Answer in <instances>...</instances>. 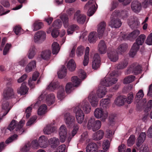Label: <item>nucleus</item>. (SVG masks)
<instances>
[{"label":"nucleus","instance_id":"obj_8","mask_svg":"<svg viewBox=\"0 0 152 152\" xmlns=\"http://www.w3.org/2000/svg\"><path fill=\"white\" fill-rule=\"evenodd\" d=\"M124 96H118L115 99V104L118 106H121L124 105L125 102L128 104H130L133 101V96H129L127 98L124 97Z\"/></svg>","mask_w":152,"mask_h":152},{"label":"nucleus","instance_id":"obj_54","mask_svg":"<svg viewBox=\"0 0 152 152\" xmlns=\"http://www.w3.org/2000/svg\"><path fill=\"white\" fill-rule=\"evenodd\" d=\"M13 31L17 35H20L23 33V31L19 26H16L14 28Z\"/></svg>","mask_w":152,"mask_h":152},{"label":"nucleus","instance_id":"obj_5","mask_svg":"<svg viewBox=\"0 0 152 152\" xmlns=\"http://www.w3.org/2000/svg\"><path fill=\"white\" fill-rule=\"evenodd\" d=\"M61 19H57L55 20L53 24V26L54 28L58 29L60 28L62 24V21L64 26L67 28L69 25V18L66 15H63L61 17Z\"/></svg>","mask_w":152,"mask_h":152},{"label":"nucleus","instance_id":"obj_1","mask_svg":"<svg viewBox=\"0 0 152 152\" xmlns=\"http://www.w3.org/2000/svg\"><path fill=\"white\" fill-rule=\"evenodd\" d=\"M117 78L113 77L112 75H107L101 82L103 86L100 87L96 91L95 90L92 91L89 95H105L107 91L106 88L104 86L108 87L116 83Z\"/></svg>","mask_w":152,"mask_h":152},{"label":"nucleus","instance_id":"obj_11","mask_svg":"<svg viewBox=\"0 0 152 152\" xmlns=\"http://www.w3.org/2000/svg\"><path fill=\"white\" fill-rule=\"evenodd\" d=\"M94 115L96 118L104 121L107 118L108 113L107 111H104L101 108H98L95 110Z\"/></svg>","mask_w":152,"mask_h":152},{"label":"nucleus","instance_id":"obj_49","mask_svg":"<svg viewBox=\"0 0 152 152\" xmlns=\"http://www.w3.org/2000/svg\"><path fill=\"white\" fill-rule=\"evenodd\" d=\"M135 76L129 75L126 77L124 79L123 83L124 84H127L132 82L134 80Z\"/></svg>","mask_w":152,"mask_h":152},{"label":"nucleus","instance_id":"obj_50","mask_svg":"<svg viewBox=\"0 0 152 152\" xmlns=\"http://www.w3.org/2000/svg\"><path fill=\"white\" fill-rule=\"evenodd\" d=\"M43 26V23L42 22H35L33 25L34 31H37L41 29Z\"/></svg>","mask_w":152,"mask_h":152},{"label":"nucleus","instance_id":"obj_45","mask_svg":"<svg viewBox=\"0 0 152 152\" xmlns=\"http://www.w3.org/2000/svg\"><path fill=\"white\" fill-rule=\"evenodd\" d=\"M46 102L49 105L53 104L55 101L54 96H47L46 97Z\"/></svg>","mask_w":152,"mask_h":152},{"label":"nucleus","instance_id":"obj_17","mask_svg":"<svg viewBox=\"0 0 152 152\" xmlns=\"http://www.w3.org/2000/svg\"><path fill=\"white\" fill-rule=\"evenodd\" d=\"M46 34L45 32L42 31H38L35 34L34 40L35 42H42L46 39Z\"/></svg>","mask_w":152,"mask_h":152},{"label":"nucleus","instance_id":"obj_4","mask_svg":"<svg viewBox=\"0 0 152 152\" xmlns=\"http://www.w3.org/2000/svg\"><path fill=\"white\" fill-rule=\"evenodd\" d=\"M120 12L117 10H115L112 14L109 23V25L112 28H117L121 25L122 23L121 20L117 18Z\"/></svg>","mask_w":152,"mask_h":152},{"label":"nucleus","instance_id":"obj_20","mask_svg":"<svg viewBox=\"0 0 152 152\" xmlns=\"http://www.w3.org/2000/svg\"><path fill=\"white\" fill-rule=\"evenodd\" d=\"M101 60L100 56L98 54L96 53L94 54L92 62V68L96 70L100 67Z\"/></svg>","mask_w":152,"mask_h":152},{"label":"nucleus","instance_id":"obj_37","mask_svg":"<svg viewBox=\"0 0 152 152\" xmlns=\"http://www.w3.org/2000/svg\"><path fill=\"white\" fill-rule=\"evenodd\" d=\"M97 39V34L96 32H91L89 34L88 40L90 43L95 42Z\"/></svg>","mask_w":152,"mask_h":152},{"label":"nucleus","instance_id":"obj_14","mask_svg":"<svg viewBox=\"0 0 152 152\" xmlns=\"http://www.w3.org/2000/svg\"><path fill=\"white\" fill-rule=\"evenodd\" d=\"M64 120L66 124L69 127H72L75 122V117L69 113L64 114Z\"/></svg>","mask_w":152,"mask_h":152},{"label":"nucleus","instance_id":"obj_24","mask_svg":"<svg viewBox=\"0 0 152 152\" xmlns=\"http://www.w3.org/2000/svg\"><path fill=\"white\" fill-rule=\"evenodd\" d=\"M106 24L104 21L101 22L98 25L97 32L98 36L100 38L102 36L105 29Z\"/></svg>","mask_w":152,"mask_h":152},{"label":"nucleus","instance_id":"obj_48","mask_svg":"<svg viewBox=\"0 0 152 152\" xmlns=\"http://www.w3.org/2000/svg\"><path fill=\"white\" fill-rule=\"evenodd\" d=\"M47 109V106L45 104L41 105L39 108L38 110V114L39 115H42L44 114Z\"/></svg>","mask_w":152,"mask_h":152},{"label":"nucleus","instance_id":"obj_38","mask_svg":"<svg viewBox=\"0 0 152 152\" xmlns=\"http://www.w3.org/2000/svg\"><path fill=\"white\" fill-rule=\"evenodd\" d=\"M36 61L33 60L30 62L26 67V71L27 73H29L32 71L33 69L35 68Z\"/></svg>","mask_w":152,"mask_h":152},{"label":"nucleus","instance_id":"obj_64","mask_svg":"<svg viewBox=\"0 0 152 152\" xmlns=\"http://www.w3.org/2000/svg\"><path fill=\"white\" fill-rule=\"evenodd\" d=\"M37 119V117L36 116L32 117L27 123L26 125L27 126H30Z\"/></svg>","mask_w":152,"mask_h":152},{"label":"nucleus","instance_id":"obj_43","mask_svg":"<svg viewBox=\"0 0 152 152\" xmlns=\"http://www.w3.org/2000/svg\"><path fill=\"white\" fill-rule=\"evenodd\" d=\"M135 44H133L130 50L129 55L132 57H133L137 53L139 50V48L135 46Z\"/></svg>","mask_w":152,"mask_h":152},{"label":"nucleus","instance_id":"obj_39","mask_svg":"<svg viewBox=\"0 0 152 152\" xmlns=\"http://www.w3.org/2000/svg\"><path fill=\"white\" fill-rule=\"evenodd\" d=\"M89 48L87 47L86 49L85 53L84 56L83 64L84 66H86L88 64L89 60Z\"/></svg>","mask_w":152,"mask_h":152},{"label":"nucleus","instance_id":"obj_56","mask_svg":"<svg viewBox=\"0 0 152 152\" xmlns=\"http://www.w3.org/2000/svg\"><path fill=\"white\" fill-rule=\"evenodd\" d=\"M11 46L12 45L8 43L6 44L3 51V54L4 55H6L9 53Z\"/></svg>","mask_w":152,"mask_h":152},{"label":"nucleus","instance_id":"obj_41","mask_svg":"<svg viewBox=\"0 0 152 152\" xmlns=\"http://www.w3.org/2000/svg\"><path fill=\"white\" fill-rule=\"evenodd\" d=\"M52 51L53 54H57L59 50V44L57 42H54L52 45Z\"/></svg>","mask_w":152,"mask_h":152},{"label":"nucleus","instance_id":"obj_60","mask_svg":"<svg viewBox=\"0 0 152 152\" xmlns=\"http://www.w3.org/2000/svg\"><path fill=\"white\" fill-rule=\"evenodd\" d=\"M79 77L80 78L84 80L86 77V73L82 69L79 70L78 72Z\"/></svg>","mask_w":152,"mask_h":152},{"label":"nucleus","instance_id":"obj_13","mask_svg":"<svg viewBox=\"0 0 152 152\" xmlns=\"http://www.w3.org/2000/svg\"><path fill=\"white\" fill-rule=\"evenodd\" d=\"M96 4L95 0H90L86 4L85 8L89 7V8L87 12V15L89 16H92L95 12L96 8L95 4Z\"/></svg>","mask_w":152,"mask_h":152},{"label":"nucleus","instance_id":"obj_6","mask_svg":"<svg viewBox=\"0 0 152 152\" xmlns=\"http://www.w3.org/2000/svg\"><path fill=\"white\" fill-rule=\"evenodd\" d=\"M71 83H67L66 86L65 91L67 94L70 93L74 89L75 87L77 86L80 83V80L77 76H74L72 77Z\"/></svg>","mask_w":152,"mask_h":152},{"label":"nucleus","instance_id":"obj_18","mask_svg":"<svg viewBox=\"0 0 152 152\" xmlns=\"http://www.w3.org/2000/svg\"><path fill=\"white\" fill-rule=\"evenodd\" d=\"M140 33L139 30L137 29L134 30L128 34H124L122 37L124 39L132 41L137 37Z\"/></svg>","mask_w":152,"mask_h":152},{"label":"nucleus","instance_id":"obj_27","mask_svg":"<svg viewBox=\"0 0 152 152\" xmlns=\"http://www.w3.org/2000/svg\"><path fill=\"white\" fill-rule=\"evenodd\" d=\"M39 145L42 148H46L48 146V140L44 136L40 137L38 140Z\"/></svg>","mask_w":152,"mask_h":152},{"label":"nucleus","instance_id":"obj_16","mask_svg":"<svg viewBox=\"0 0 152 152\" xmlns=\"http://www.w3.org/2000/svg\"><path fill=\"white\" fill-rule=\"evenodd\" d=\"M75 106H79L81 109L82 108L85 114L89 113L91 111V107L88 102L86 100H84L79 105Z\"/></svg>","mask_w":152,"mask_h":152},{"label":"nucleus","instance_id":"obj_30","mask_svg":"<svg viewBox=\"0 0 152 152\" xmlns=\"http://www.w3.org/2000/svg\"><path fill=\"white\" fill-rule=\"evenodd\" d=\"M48 142L51 147L53 148H56L59 144V139L55 137L50 139Z\"/></svg>","mask_w":152,"mask_h":152},{"label":"nucleus","instance_id":"obj_34","mask_svg":"<svg viewBox=\"0 0 152 152\" xmlns=\"http://www.w3.org/2000/svg\"><path fill=\"white\" fill-rule=\"evenodd\" d=\"M146 134L145 132H141L137 139V142L136 145L138 147H139L144 142L146 137Z\"/></svg>","mask_w":152,"mask_h":152},{"label":"nucleus","instance_id":"obj_51","mask_svg":"<svg viewBox=\"0 0 152 152\" xmlns=\"http://www.w3.org/2000/svg\"><path fill=\"white\" fill-rule=\"evenodd\" d=\"M78 27L76 24H73L69 26L67 30L68 34H72L73 31L76 29L78 28Z\"/></svg>","mask_w":152,"mask_h":152},{"label":"nucleus","instance_id":"obj_55","mask_svg":"<svg viewBox=\"0 0 152 152\" xmlns=\"http://www.w3.org/2000/svg\"><path fill=\"white\" fill-rule=\"evenodd\" d=\"M135 136L134 135H131L127 141V145L129 146L132 145L134 143L135 140Z\"/></svg>","mask_w":152,"mask_h":152},{"label":"nucleus","instance_id":"obj_63","mask_svg":"<svg viewBox=\"0 0 152 152\" xmlns=\"http://www.w3.org/2000/svg\"><path fill=\"white\" fill-rule=\"evenodd\" d=\"M146 43L148 45H152V32L150 34L146 40Z\"/></svg>","mask_w":152,"mask_h":152},{"label":"nucleus","instance_id":"obj_46","mask_svg":"<svg viewBox=\"0 0 152 152\" xmlns=\"http://www.w3.org/2000/svg\"><path fill=\"white\" fill-rule=\"evenodd\" d=\"M3 94V95H14V92L11 87H7L4 90Z\"/></svg>","mask_w":152,"mask_h":152},{"label":"nucleus","instance_id":"obj_36","mask_svg":"<svg viewBox=\"0 0 152 152\" xmlns=\"http://www.w3.org/2000/svg\"><path fill=\"white\" fill-rule=\"evenodd\" d=\"M128 47V45L126 43H124L121 44L117 49V52L118 53L122 54L126 51Z\"/></svg>","mask_w":152,"mask_h":152},{"label":"nucleus","instance_id":"obj_57","mask_svg":"<svg viewBox=\"0 0 152 152\" xmlns=\"http://www.w3.org/2000/svg\"><path fill=\"white\" fill-rule=\"evenodd\" d=\"M59 135H66L67 130L64 125H62L59 130Z\"/></svg>","mask_w":152,"mask_h":152},{"label":"nucleus","instance_id":"obj_15","mask_svg":"<svg viewBox=\"0 0 152 152\" xmlns=\"http://www.w3.org/2000/svg\"><path fill=\"white\" fill-rule=\"evenodd\" d=\"M74 19L76 20L79 23L83 24L86 21V16L84 14H81L80 10H78L75 13Z\"/></svg>","mask_w":152,"mask_h":152},{"label":"nucleus","instance_id":"obj_23","mask_svg":"<svg viewBox=\"0 0 152 152\" xmlns=\"http://www.w3.org/2000/svg\"><path fill=\"white\" fill-rule=\"evenodd\" d=\"M131 8L134 12H139L141 9L140 3L137 0L133 1L131 4Z\"/></svg>","mask_w":152,"mask_h":152},{"label":"nucleus","instance_id":"obj_19","mask_svg":"<svg viewBox=\"0 0 152 152\" xmlns=\"http://www.w3.org/2000/svg\"><path fill=\"white\" fill-rule=\"evenodd\" d=\"M140 33L139 30L137 29L134 30L128 34H124L122 37L124 39L132 41L137 37Z\"/></svg>","mask_w":152,"mask_h":152},{"label":"nucleus","instance_id":"obj_42","mask_svg":"<svg viewBox=\"0 0 152 152\" xmlns=\"http://www.w3.org/2000/svg\"><path fill=\"white\" fill-rule=\"evenodd\" d=\"M67 67L70 71H72L75 70L76 66L74 61L73 59H71L69 61L67 64Z\"/></svg>","mask_w":152,"mask_h":152},{"label":"nucleus","instance_id":"obj_58","mask_svg":"<svg viewBox=\"0 0 152 152\" xmlns=\"http://www.w3.org/2000/svg\"><path fill=\"white\" fill-rule=\"evenodd\" d=\"M84 50V48L83 46H80L78 47L77 49L76 53L77 56H80L83 55Z\"/></svg>","mask_w":152,"mask_h":152},{"label":"nucleus","instance_id":"obj_52","mask_svg":"<svg viewBox=\"0 0 152 152\" xmlns=\"http://www.w3.org/2000/svg\"><path fill=\"white\" fill-rule=\"evenodd\" d=\"M128 63L127 61L124 60L119 63L116 66V67L118 69H123L127 66Z\"/></svg>","mask_w":152,"mask_h":152},{"label":"nucleus","instance_id":"obj_7","mask_svg":"<svg viewBox=\"0 0 152 152\" xmlns=\"http://www.w3.org/2000/svg\"><path fill=\"white\" fill-rule=\"evenodd\" d=\"M101 122L99 120L95 121L94 117H91L89 120L87 124L88 129H91L93 132H95L99 129L101 126Z\"/></svg>","mask_w":152,"mask_h":152},{"label":"nucleus","instance_id":"obj_25","mask_svg":"<svg viewBox=\"0 0 152 152\" xmlns=\"http://www.w3.org/2000/svg\"><path fill=\"white\" fill-rule=\"evenodd\" d=\"M104 134V132L102 130H100L94 133L92 136V139L94 140H100L103 138Z\"/></svg>","mask_w":152,"mask_h":152},{"label":"nucleus","instance_id":"obj_59","mask_svg":"<svg viewBox=\"0 0 152 152\" xmlns=\"http://www.w3.org/2000/svg\"><path fill=\"white\" fill-rule=\"evenodd\" d=\"M18 137V136L16 134H15L9 137L6 141V143L7 144H9L12 142L13 140H16L17 139Z\"/></svg>","mask_w":152,"mask_h":152},{"label":"nucleus","instance_id":"obj_44","mask_svg":"<svg viewBox=\"0 0 152 152\" xmlns=\"http://www.w3.org/2000/svg\"><path fill=\"white\" fill-rule=\"evenodd\" d=\"M111 97L108 98L106 99H102L100 101V105L102 106L103 107H109L110 101V98Z\"/></svg>","mask_w":152,"mask_h":152},{"label":"nucleus","instance_id":"obj_2","mask_svg":"<svg viewBox=\"0 0 152 152\" xmlns=\"http://www.w3.org/2000/svg\"><path fill=\"white\" fill-rule=\"evenodd\" d=\"M143 96H136L135 100L137 103V107L139 110H143L145 112H147L151 108L152 100H150L147 104L146 99H142Z\"/></svg>","mask_w":152,"mask_h":152},{"label":"nucleus","instance_id":"obj_61","mask_svg":"<svg viewBox=\"0 0 152 152\" xmlns=\"http://www.w3.org/2000/svg\"><path fill=\"white\" fill-rule=\"evenodd\" d=\"M31 147L30 143L28 142L26 143L25 145L23 147L21 150L23 151L26 152L29 151Z\"/></svg>","mask_w":152,"mask_h":152},{"label":"nucleus","instance_id":"obj_22","mask_svg":"<svg viewBox=\"0 0 152 152\" xmlns=\"http://www.w3.org/2000/svg\"><path fill=\"white\" fill-rule=\"evenodd\" d=\"M107 55L108 58L112 61L115 62L118 59V54L115 51H108Z\"/></svg>","mask_w":152,"mask_h":152},{"label":"nucleus","instance_id":"obj_53","mask_svg":"<svg viewBox=\"0 0 152 152\" xmlns=\"http://www.w3.org/2000/svg\"><path fill=\"white\" fill-rule=\"evenodd\" d=\"M45 96H39L38 97V101L34 105L33 107L34 108H37L41 102H43L45 98Z\"/></svg>","mask_w":152,"mask_h":152},{"label":"nucleus","instance_id":"obj_28","mask_svg":"<svg viewBox=\"0 0 152 152\" xmlns=\"http://www.w3.org/2000/svg\"><path fill=\"white\" fill-rule=\"evenodd\" d=\"M145 39L146 36L145 35L141 34L137 38L136 42L133 44H135V46L140 48V45L143 44Z\"/></svg>","mask_w":152,"mask_h":152},{"label":"nucleus","instance_id":"obj_31","mask_svg":"<svg viewBox=\"0 0 152 152\" xmlns=\"http://www.w3.org/2000/svg\"><path fill=\"white\" fill-rule=\"evenodd\" d=\"M28 88L26 86V83H23L19 89L18 90V94L20 95H25L27 94Z\"/></svg>","mask_w":152,"mask_h":152},{"label":"nucleus","instance_id":"obj_47","mask_svg":"<svg viewBox=\"0 0 152 152\" xmlns=\"http://www.w3.org/2000/svg\"><path fill=\"white\" fill-rule=\"evenodd\" d=\"M36 49L35 47L34 46H31L29 50L28 58L29 59H31L33 58L34 55L36 54Z\"/></svg>","mask_w":152,"mask_h":152},{"label":"nucleus","instance_id":"obj_9","mask_svg":"<svg viewBox=\"0 0 152 152\" xmlns=\"http://www.w3.org/2000/svg\"><path fill=\"white\" fill-rule=\"evenodd\" d=\"M141 68L142 66L140 65L137 63H134L128 67L126 73L127 74L132 73L136 75L141 72Z\"/></svg>","mask_w":152,"mask_h":152},{"label":"nucleus","instance_id":"obj_35","mask_svg":"<svg viewBox=\"0 0 152 152\" xmlns=\"http://www.w3.org/2000/svg\"><path fill=\"white\" fill-rule=\"evenodd\" d=\"M56 128L53 126L52 124L47 125L44 129V133L46 134H50L53 132Z\"/></svg>","mask_w":152,"mask_h":152},{"label":"nucleus","instance_id":"obj_32","mask_svg":"<svg viewBox=\"0 0 152 152\" xmlns=\"http://www.w3.org/2000/svg\"><path fill=\"white\" fill-rule=\"evenodd\" d=\"M51 52L50 50H46L42 51L41 54V58L45 60H48L50 59Z\"/></svg>","mask_w":152,"mask_h":152},{"label":"nucleus","instance_id":"obj_21","mask_svg":"<svg viewBox=\"0 0 152 152\" xmlns=\"http://www.w3.org/2000/svg\"><path fill=\"white\" fill-rule=\"evenodd\" d=\"M103 97L102 96H89L88 100L92 106L96 107L98 104V101Z\"/></svg>","mask_w":152,"mask_h":152},{"label":"nucleus","instance_id":"obj_26","mask_svg":"<svg viewBox=\"0 0 152 152\" xmlns=\"http://www.w3.org/2000/svg\"><path fill=\"white\" fill-rule=\"evenodd\" d=\"M98 48L99 53L101 54H104L106 52L107 47L104 40H101L100 41L98 45Z\"/></svg>","mask_w":152,"mask_h":152},{"label":"nucleus","instance_id":"obj_33","mask_svg":"<svg viewBox=\"0 0 152 152\" xmlns=\"http://www.w3.org/2000/svg\"><path fill=\"white\" fill-rule=\"evenodd\" d=\"M59 85L58 82H52L48 86L46 91L48 90L53 91L58 88Z\"/></svg>","mask_w":152,"mask_h":152},{"label":"nucleus","instance_id":"obj_10","mask_svg":"<svg viewBox=\"0 0 152 152\" xmlns=\"http://www.w3.org/2000/svg\"><path fill=\"white\" fill-rule=\"evenodd\" d=\"M73 112L75 114L77 121L79 124H82L84 120L85 115L79 106H75L73 108Z\"/></svg>","mask_w":152,"mask_h":152},{"label":"nucleus","instance_id":"obj_12","mask_svg":"<svg viewBox=\"0 0 152 152\" xmlns=\"http://www.w3.org/2000/svg\"><path fill=\"white\" fill-rule=\"evenodd\" d=\"M11 96H3L2 100V108L5 110L6 112L2 115V117L5 116L8 113L11 109L9 106V102L8 101Z\"/></svg>","mask_w":152,"mask_h":152},{"label":"nucleus","instance_id":"obj_62","mask_svg":"<svg viewBox=\"0 0 152 152\" xmlns=\"http://www.w3.org/2000/svg\"><path fill=\"white\" fill-rule=\"evenodd\" d=\"M133 86L129 85L124 87L122 90V92L124 94L129 92L132 88Z\"/></svg>","mask_w":152,"mask_h":152},{"label":"nucleus","instance_id":"obj_3","mask_svg":"<svg viewBox=\"0 0 152 152\" xmlns=\"http://www.w3.org/2000/svg\"><path fill=\"white\" fill-rule=\"evenodd\" d=\"M25 123V121L22 120L18 123L14 120H12L7 127V129L10 131L13 129L15 133L19 135L22 134L24 132V130L23 128V125Z\"/></svg>","mask_w":152,"mask_h":152},{"label":"nucleus","instance_id":"obj_29","mask_svg":"<svg viewBox=\"0 0 152 152\" xmlns=\"http://www.w3.org/2000/svg\"><path fill=\"white\" fill-rule=\"evenodd\" d=\"M97 148V145L96 143L91 142L87 145L86 150V152H96Z\"/></svg>","mask_w":152,"mask_h":152},{"label":"nucleus","instance_id":"obj_40","mask_svg":"<svg viewBox=\"0 0 152 152\" xmlns=\"http://www.w3.org/2000/svg\"><path fill=\"white\" fill-rule=\"evenodd\" d=\"M67 70L64 66H62L61 69L58 72V77L60 78H62L65 77L66 75Z\"/></svg>","mask_w":152,"mask_h":152}]
</instances>
